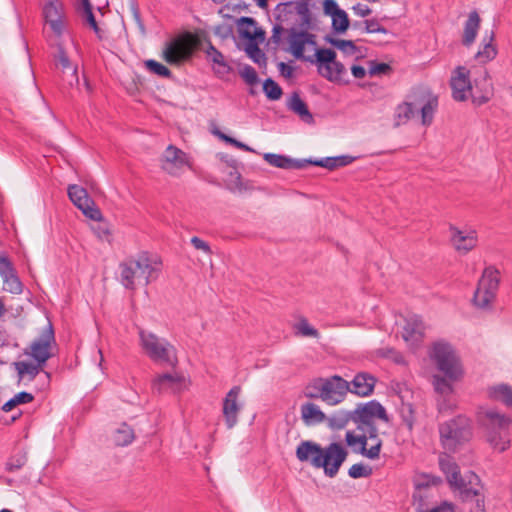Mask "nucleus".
<instances>
[{"mask_svg":"<svg viewBox=\"0 0 512 512\" xmlns=\"http://www.w3.org/2000/svg\"><path fill=\"white\" fill-rule=\"evenodd\" d=\"M439 468L445 475L451 490L459 493V498L463 503L471 505L470 512H486L483 486L475 472L468 471L462 475L459 465L448 454L439 456Z\"/></svg>","mask_w":512,"mask_h":512,"instance_id":"1","label":"nucleus"},{"mask_svg":"<svg viewBox=\"0 0 512 512\" xmlns=\"http://www.w3.org/2000/svg\"><path fill=\"white\" fill-rule=\"evenodd\" d=\"M296 458L300 462L309 463L314 468H322L324 474L334 478L348 457V450L339 442H332L326 447L311 441L303 440L296 448Z\"/></svg>","mask_w":512,"mask_h":512,"instance_id":"2","label":"nucleus"},{"mask_svg":"<svg viewBox=\"0 0 512 512\" xmlns=\"http://www.w3.org/2000/svg\"><path fill=\"white\" fill-rule=\"evenodd\" d=\"M431 358L437 365L438 370L444 373L445 377L434 375V390L441 395H449L453 388L450 381L458 380L462 375L459 359L452 346L443 341L433 344Z\"/></svg>","mask_w":512,"mask_h":512,"instance_id":"3","label":"nucleus"},{"mask_svg":"<svg viewBox=\"0 0 512 512\" xmlns=\"http://www.w3.org/2000/svg\"><path fill=\"white\" fill-rule=\"evenodd\" d=\"M162 262L146 251L139 253L137 258H129L119 264L120 283L128 290L136 289V280L144 281L147 286L156 280L161 271Z\"/></svg>","mask_w":512,"mask_h":512,"instance_id":"4","label":"nucleus"},{"mask_svg":"<svg viewBox=\"0 0 512 512\" xmlns=\"http://www.w3.org/2000/svg\"><path fill=\"white\" fill-rule=\"evenodd\" d=\"M349 390V383L339 375L329 378H317L308 384L304 395L310 399H322L329 405H337L344 401Z\"/></svg>","mask_w":512,"mask_h":512,"instance_id":"5","label":"nucleus"},{"mask_svg":"<svg viewBox=\"0 0 512 512\" xmlns=\"http://www.w3.org/2000/svg\"><path fill=\"white\" fill-rule=\"evenodd\" d=\"M479 422L485 428L487 441L494 449L504 452L510 447L511 441L508 435L510 418L489 409L479 414Z\"/></svg>","mask_w":512,"mask_h":512,"instance_id":"6","label":"nucleus"},{"mask_svg":"<svg viewBox=\"0 0 512 512\" xmlns=\"http://www.w3.org/2000/svg\"><path fill=\"white\" fill-rule=\"evenodd\" d=\"M140 346L146 355L155 363L175 368L178 364L176 350L166 339L156 334L139 329Z\"/></svg>","mask_w":512,"mask_h":512,"instance_id":"7","label":"nucleus"},{"mask_svg":"<svg viewBox=\"0 0 512 512\" xmlns=\"http://www.w3.org/2000/svg\"><path fill=\"white\" fill-rule=\"evenodd\" d=\"M439 433L442 446L448 450H455L458 445L470 439V421L467 417L458 415L440 424Z\"/></svg>","mask_w":512,"mask_h":512,"instance_id":"8","label":"nucleus"},{"mask_svg":"<svg viewBox=\"0 0 512 512\" xmlns=\"http://www.w3.org/2000/svg\"><path fill=\"white\" fill-rule=\"evenodd\" d=\"M500 281V271L494 265L485 267L474 292V304L483 309L490 307L496 298Z\"/></svg>","mask_w":512,"mask_h":512,"instance_id":"9","label":"nucleus"},{"mask_svg":"<svg viewBox=\"0 0 512 512\" xmlns=\"http://www.w3.org/2000/svg\"><path fill=\"white\" fill-rule=\"evenodd\" d=\"M191 39L192 34L187 32L166 42L163 59L170 65H179L190 60L194 53Z\"/></svg>","mask_w":512,"mask_h":512,"instance_id":"10","label":"nucleus"},{"mask_svg":"<svg viewBox=\"0 0 512 512\" xmlns=\"http://www.w3.org/2000/svg\"><path fill=\"white\" fill-rule=\"evenodd\" d=\"M353 422L357 424L359 430L364 427L376 425L374 419H380L384 422L389 421L388 414L384 406L377 400H371L367 403H359L352 411Z\"/></svg>","mask_w":512,"mask_h":512,"instance_id":"11","label":"nucleus"},{"mask_svg":"<svg viewBox=\"0 0 512 512\" xmlns=\"http://www.w3.org/2000/svg\"><path fill=\"white\" fill-rule=\"evenodd\" d=\"M160 162L162 170L174 177L180 176L184 167H191L188 154L172 144L166 148Z\"/></svg>","mask_w":512,"mask_h":512,"instance_id":"12","label":"nucleus"},{"mask_svg":"<svg viewBox=\"0 0 512 512\" xmlns=\"http://www.w3.org/2000/svg\"><path fill=\"white\" fill-rule=\"evenodd\" d=\"M67 192L72 203L79 208L86 217L91 220L101 219L102 212L89 197L86 189L79 185L72 184L68 186Z\"/></svg>","mask_w":512,"mask_h":512,"instance_id":"13","label":"nucleus"},{"mask_svg":"<svg viewBox=\"0 0 512 512\" xmlns=\"http://www.w3.org/2000/svg\"><path fill=\"white\" fill-rule=\"evenodd\" d=\"M52 343H55V335L52 324L50 323L48 327L42 331L40 337L31 343L30 352L26 351L25 353L29 354L37 363L45 365L52 357V353L50 352Z\"/></svg>","mask_w":512,"mask_h":512,"instance_id":"14","label":"nucleus"},{"mask_svg":"<svg viewBox=\"0 0 512 512\" xmlns=\"http://www.w3.org/2000/svg\"><path fill=\"white\" fill-rule=\"evenodd\" d=\"M452 97L455 101L462 102L467 99V94L471 92L472 82L470 81V71L464 66H457L450 79Z\"/></svg>","mask_w":512,"mask_h":512,"instance_id":"15","label":"nucleus"},{"mask_svg":"<svg viewBox=\"0 0 512 512\" xmlns=\"http://www.w3.org/2000/svg\"><path fill=\"white\" fill-rule=\"evenodd\" d=\"M56 68L60 69L63 76L62 81L69 87L79 84L78 68L73 64L61 44L57 45V53L54 55Z\"/></svg>","mask_w":512,"mask_h":512,"instance_id":"16","label":"nucleus"},{"mask_svg":"<svg viewBox=\"0 0 512 512\" xmlns=\"http://www.w3.org/2000/svg\"><path fill=\"white\" fill-rule=\"evenodd\" d=\"M240 393L241 387L233 386L223 399L222 413L228 429H232L238 422V413L241 410L238 403Z\"/></svg>","mask_w":512,"mask_h":512,"instance_id":"17","label":"nucleus"},{"mask_svg":"<svg viewBox=\"0 0 512 512\" xmlns=\"http://www.w3.org/2000/svg\"><path fill=\"white\" fill-rule=\"evenodd\" d=\"M345 443L348 447L352 448V451L357 454L374 460L379 458V442L377 444H371L370 448H367L368 437L366 434L356 435L353 431H347L345 434Z\"/></svg>","mask_w":512,"mask_h":512,"instance_id":"18","label":"nucleus"},{"mask_svg":"<svg viewBox=\"0 0 512 512\" xmlns=\"http://www.w3.org/2000/svg\"><path fill=\"white\" fill-rule=\"evenodd\" d=\"M470 95L472 102L477 106L487 103L493 97L494 87L487 70L483 71L481 77L474 79Z\"/></svg>","mask_w":512,"mask_h":512,"instance_id":"19","label":"nucleus"},{"mask_svg":"<svg viewBox=\"0 0 512 512\" xmlns=\"http://www.w3.org/2000/svg\"><path fill=\"white\" fill-rule=\"evenodd\" d=\"M451 233L450 241L456 251L462 254H467L469 251L474 249L477 245V233L475 230L468 232L458 229L454 225L449 226Z\"/></svg>","mask_w":512,"mask_h":512,"instance_id":"20","label":"nucleus"},{"mask_svg":"<svg viewBox=\"0 0 512 512\" xmlns=\"http://www.w3.org/2000/svg\"><path fill=\"white\" fill-rule=\"evenodd\" d=\"M348 383V392L360 397H367L373 393L377 378L370 373L359 372L354 376L353 380Z\"/></svg>","mask_w":512,"mask_h":512,"instance_id":"21","label":"nucleus"},{"mask_svg":"<svg viewBox=\"0 0 512 512\" xmlns=\"http://www.w3.org/2000/svg\"><path fill=\"white\" fill-rule=\"evenodd\" d=\"M45 22L49 24L52 31L60 36L63 33V8L57 1H49L43 8Z\"/></svg>","mask_w":512,"mask_h":512,"instance_id":"22","label":"nucleus"},{"mask_svg":"<svg viewBox=\"0 0 512 512\" xmlns=\"http://www.w3.org/2000/svg\"><path fill=\"white\" fill-rule=\"evenodd\" d=\"M336 57V52L330 48H319L315 52L314 63L318 66V73L329 81L335 80L332 73V63H334Z\"/></svg>","mask_w":512,"mask_h":512,"instance_id":"23","label":"nucleus"},{"mask_svg":"<svg viewBox=\"0 0 512 512\" xmlns=\"http://www.w3.org/2000/svg\"><path fill=\"white\" fill-rule=\"evenodd\" d=\"M239 37L246 42L258 40L264 41L265 31L257 26V21L252 17L243 16L237 21Z\"/></svg>","mask_w":512,"mask_h":512,"instance_id":"24","label":"nucleus"},{"mask_svg":"<svg viewBox=\"0 0 512 512\" xmlns=\"http://www.w3.org/2000/svg\"><path fill=\"white\" fill-rule=\"evenodd\" d=\"M424 324L418 315H411L406 318L403 327V339L412 344L418 343L424 336Z\"/></svg>","mask_w":512,"mask_h":512,"instance_id":"25","label":"nucleus"},{"mask_svg":"<svg viewBox=\"0 0 512 512\" xmlns=\"http://www.w3.org/2000/svg\"><path fill=\"white\" fill-rule=\"evenodd\" d=\"M480 22L478 12L476 10L471 11L465 21L463 30L462 44L465 47H470L474 43L480 28Z\"/></svg>","mask_w":512,"mask_h":512,"instance_id":"26","label":"nucleus"},{"mask_svg":"<svg viewBox=\"0 0 512 512\" xmlns=\"http://www.w3.org/2000/svg\"><path fill=\"white\" fill-rule=\"evenodd\" d=\"M287 107L290 111L299 116V118L306 124H313L314 117L310 112L307 103L300 97L298 92H293Z\"/></svg>","mask_w":512,"mask_h":512,"instance_id":"27","label":"nucleus"},{"mask_svg":"<svg viewBox=\"0 0 512 512\" xmlns=\"http://www.w3.org/2000/svg\"><path fill=\"white\" fill-rule=\"evenodd\" d=\"M208 59H210L216 67H214V73L218 77L229 74L232 70L231 66L225 61L222 52H220L212 43L208 41V46L205 51Z\"/></svg>","mask_w":512,"mask_h":512,"instance_id":"28","label":"nucleus"},{"mask_svg":"<svg viewBox=\"0 0 512 512\" xmlns=\"http://www.w3.org/2000/svg\"><path fill=\"white\" fill-rule=\"evenodd\" d=\"M183 378L177 373H163L152 380V390L162 393L168 389H174L180 385Z\"/></svg>","mask_w":512,"mask_h":512,"instance_id":"29","label":"nucleus"},{"mask_svg":"<svg viewBox=\"0 0 512 512\" xmlns=\"http://www.w3.org/2000/svg\"><path fill=\"white\" fill-rule=\"evenodd\" d=\"M301 419L305 425L312 426L322 423L326 415L316 404L306 402L301 405Z\"/></svg>","mask_w":512,"mask_h":512,"instance_id":"30","label":"nucleus"},{"mask_svg":"<svg viewBox=\"0 0 512 512\" xmlns=\"http://www.w3.org/2000/svg\"><path fill=\"white\" fill-rule=\"evenodd\" d=\"M290 52L296 59L314 63V56H305V42L295 28L289 29Z\"/></svg>","mask_w":512,"mask_h":512,"instance_id":"31","label":"nucleus"},{"mask_svg":"<svg viewBox=\"0 0 512 512\" xmlns=\"http://www.w3.org/2000/svg\"><path fill=\"white\" fill-rule=\"evenodd\" d=\"M494 32L491 31L489 34L486 32L483 37V47L475 54V59L481 63L486 64L495 59L497 56V48L493 44Z\"/></svg>","mask_w":512,"mask_h":512,"instance_id":"32","label":"nucleus"},{"mask_svg":"<svg viewBox=\"0 0 512 512\" xmlns=\"http://www.w3.org/2000/svg\"><path fill=\"white\" fill-rule=\"evenodd\" d=\"M488 396L492 400L501 401L512 407V387L508 384H499L488 389Z\"/></svg>","mask_w":512,"mask_h":512,"instance_id":"33","label":"nucleus"},{"mask_svg":"<svg viewBox=\"0 0 512 512\" xmlns=\"http://www.w3.org/2000/svg\"><path fill=\"white\" fill-rule=\"evenodd\" d=\"M15 369L21 380L24 375L29 377V380H34L35 377L43 370V366L40 363H32L27 361H18L14 363Z\"/></svg>","mask_w":512,"mask_h":512,"instance_id":"34","label":"nucleus"},{"mask_svg":"<svg viewBox=\"0 0 512 512\" xmlns=\"http://www.w3.org/2000/svg\"><path fill=\"white\" fill-rule=\"evenodd\" d=\"M135 439L134 430L127 424L122 423L116 430L113 436L115 445L124 447L133 442Z\"/></svg>","mask_w":512,"mask_h":512,"instance_id":"35","label":"nucleus"},{"mask_svg":"<svg viewBox=\"0 0 512 512\" xmlns=\"http://www.w3.org/2000/svg\"><path fill=\"white\" fill-rule=\"evenodd\" d=\"M425 494H413L414 503H417L416 512H451L453 510V504L448 501H443L440 505L433 507L430 510H424Z\"/></svg>","mask_w":512,"mask_h":512,"instance_id":"36","label":"nucleus"},{"mask_svg":"<svg viewBox=\"0 0 512 512\" xmlns=\"http://www.w3.org/2000/svg\"><path fill=\"white\" fill-rule=\"evenodd\" d=\"M417 112L407 101L397 105L395 110V126L406 124Z\"/></svg>","mask_w":512,"mask_h":512,"instance_id":"37","label":"nucleus"},{"mask_svg":"<svg viewBox=\"0 0 512 512\" xmlns=\"http://www.w3.org/2000/svg\"><path fill=\"white\" fill-rule=\"evenodd\" d=\"M438 106L437 96L428 97V101L421 106V122L424 126H429L433 121L434 112Z\"/></svg>","mask_w":512,"mask_h":512,"instance_id":"38","label":"nucleus"},{"mask_svg":"<svg viewBox=\"0 0 512 512\" xmlns=\"http://www.w3.org/2000/svg\"><path fill=\"white\" fill-rule=\"evenodd\" d=\"M442 478L432 474H421L415 481L414 486L417 492L416 494H422L423 490L428 489L431 486H438L442 484Z\"/></svg>","mask_w":512,"mask_h":512,"instance_id":"39","label":"nucleus"},{"mask_svg":"<svg viewBox=\"0 0 512 512\" xmlns=\"http://www.w3.org/2000/svg\"><path fill=\"white\" fill-rule=\"evenodd\" d=\"M433 96L434 95L428 89L417 88L408 96L409 101L407 102L411 104L412 108L415 109L416 112H419L423 103L428 101V97Z\"/></svg>","mask_w":512,"mask_h":512,"instance_id":"40","label":"nucleus"},{"mask_svg":"<svg viewBox=\"0 0 512 512\" xmlns=\"http://www.w3.org/2000/svg\"><path fill=\"white\" fill-rule=\"evenodd\" d=\"M263 41L253 40L246 43L245 52L248 57L256 64H266V56L259 48V44Z\"/></svg>","mask_w":512,"mask_h":512,"instance_id":"41","label":"nucleus"},{"mask_svg":"<svg viewBox=\"0 0 512 512\" xmlns=\"http://www.w3.org/2000/svg\"><path fill=\"white\" fill-rule=\"evenodd\" d=\"M34 400V395L32 393L21 391L17 393L14 397L5 402L1 409L4 412H9L13 408L21 404H28Z\"/></svg>","mask_w":512,"mask_h":512,"instance_id":"42","label":"nucleus"},{"mask_svg":"<svg viewBox=\"0 0 512 512\" xmlns=\"http://www.w3.org/2000/svg\"><path fill=\"white\" fill-rule=\"evenodd\" d=\"M350 421L353 422L352 411H341L328 418V425L332 429L341 430L345 428Z\"/></svg>","mask_w":512,"mask_h":512,"instance_id":"43","label":"nucleus"},{"mask_svg":"<svg viewBox=\"0 0 512 512\" xmlns=\"http://www.w3.org/2000/svg\"><path fill=\"white\" fill-rule=\"evenodd\" d=\"M263 92L268 100L277 101L283 95L281 86L272 78H267L263 82Z\"/></svg>","mask_w":512,"mask_h":512,"instance_id":"44","label":"nucleus"},{"mask_svg":"<svg viewBox=\"0 0 512 512\" xmlns=\"http://www.w3.org/2000/svg\"><path fill=\"white\" fill-rule=\"evenodd\" d=\"M325 41L346 54H355L358 51V47L352 40L337 39L328 35Z\"/></svg>","mask_w":512,"mask_h":512,"instance_id":"45","label":"nucleus"},{"mask_svg":"<svg viewBox=\"0 0 512 512\" xmlns=\"http://www.w3.org/2000/svg\"><path fill=\"white\" fill-rule=\"evenodd\" d=\"M331 18L332 29L336 34H343L348 30L350 26V20L348 14L344 10H341L337 14L331 16Z\"/></svg>","mask_w":512,"mask_h":512,"instance_id":"46","label":"nucleus"},{"mask_svg":"<svg viewBox=\"0 0 512 512\" xmlns=\"http://www.w3.org/2000/svg\"><path fill=\"white\" fill-rule=\"evenodd\" d=\"M4 282V289L12 294H21L23 292V284L18 277L16 270L2 278Z\"/></svg>","mask_w":512,"mask_h":512,"instance_id":"47","label":"nucleus"},{"mask_svg":"<svg viewBox=\"0 0 512 512\" xmlns=\"http://www.w3.org/2000/svg\"><path fill=\"white\" fill-rule=\"evenodd\" d=\"M144 65L148 71L151 73L162 77V78H171L172 72L169 68H167L162 63L154 60V59H148L144 62Z\"/></svg>","mask_w":512,"mask_h":512,"instance_id":"48","label":"nucleus"},{"mask_svg":"<svg viewBox=\"0 0 512 512\" xmlns=\"http://www.w3.org/2000/svg\"><path fill=\"white\" fill-rule=\"evenodd\" d=\"M310 0H298L294 1V6L292 7L293 12L295 11L298 15L301 16L302 25L309 26L311 22V13L309 9Z\"/></svg>","mask_w":512,"mask_h":512,"instance_id":"49","label":"nucleus"},{"mask_svg":"<svg viewBox=\"0 0 512 512\" xmlns=\"http://www.w3.org/2000/svg\"><path fill=\"white\" fill-rule=\"evenodd\" d=\"M294 6V1H287L285 3H279L275 8V19L278 24L283 22H287L290 19V16L293 14L292 7Z\"/></svg>","mask_w":512,"mask_h":512,"instance_id":"50","label":"nucleus"},{"mask_svg":"<svg viewBox=\"0 0 512 512\" xmlns=\"http://www.w3.org/2000/svg\"><path fill=\"white\" fill-rule=\"evenodd\" d=\"M376 354L378 357L390 359L395 364H398V365L406 364L403 354L394 348H391V347L380 348L377 350Z\"/></svg>","mask_w":512,"mask_h":512,"instance_id":"51","label":"nucleus"},{"mask_svg":"<svg viewBox=\"0 0 512 512\" xmlns=\"http://www.w3.org/2000/svg\"><path fill=\"white\" fill-rule=\"evenodd\" d=\"M27 462V455L23 451L11 456L6 463V471L15 472L25 466Z\"/></svg>","mask_w":512,"mask_h":512,"instance_id":"52","label":"nucleus"},{"mask_svg":"<svg viewBox=\"0 0 512 512\" xmlns=\"http://www.w3.org/2000/svg\"><path fill=\"white\" fill-rule=\"evenodd\" d=\"M211 132L213 135L217 136L220 140L224 141L227 144L233 145L236 148H239L244 151L253 152V149L250 148L248 145H246L245 143H243L241 141H238L237 139H235L233 137L226 135L221 130H219L217 127H215L213 130H211Z\"/></svg>","mask_w":512,"mask_h":512,"instance_id":"53","label":"nucleus"},{"mask_svg":"<svg viewBox=\"0 0 512 512\" xmlns=\"http://www.w3.org/2000/svg\"><path fill=\"white\" fill-rule=\"evenodd\" d=\"M264 160L273 167L288 169L290 157L274 153H265Z\"/></svg>","mask_w":512,"mask_h":512,"instance_id":"54","label":"nucleus"},{"mask_svg":"<svg viewBox=\"0 0 512 512\" xmlns=\"http://www.w3.org/2000/svg\"><path fill=\"white\" fill-rule=\"evenodd\" d=\"M369 68L368 73L370 76H381L388 75L392 72V67L384 62H377L376 60H370L368 62Z\"/></svg>","mask_w":512,"mask_h":512,"instance_id":"55","label":"nucleus"},{"mask_svg":"<svg viewBox=\"0 0 512 512\" xmlns=\"http://www.w3.org/2000/svg\"><path fill=\"white\" fill-rule=\"evenodd\" d=\"M96 221H97V224L92 227L94 233L100 240L107 241L110 243L112 240V238H111L112 234L109 229L108 223L103 221V216L101 217L100 220H96Z\"/></svg>","mask_w":512,"mask_h":512,"instance_id":"56","label":"nucleus"},{"mask_svg":"<svg viewBox=\"0 0 512 512\" xmlns=\"http://www.w3.org/2000/svg\"><path fill=\"white\" fill-rule=\"evenodd\" d=\"M372 474V468L362 463L353 464L349 470L348 475L353 479L369 477Z\"/></svg>","mask_w":512,"mask_h":512,"instance_id":"57","label":"nucleus"},{"mask_svg":"<svg viewBox=\"0 0 512 512\" xmlns=\"http://www.w3.org/2000/svg\"><path fill=\"white\" fill-rule=\"evenodd\" d=\"M239 74L248 85L253 86L259 82L256 70L248 64L244 65V67L239 71Z\"/></svg>","mask_w":512,"mask_h":512,"instance_id":"58","label":"nucleus"},{"mask_svg":"<svg viewBox=\"0 0 512 512\" xmlns=\"http://www.w3.org/2000/svg\"><path fill=\"white\" fill-rule=\"evenodd\" d=\"M297 333L301 334L305 337H314L317 338L319 336V332L316 328L312 327L307 319L302 318L296 325Z\"/></svg>","mask_w":512,"mask_h":512,"instance_id":"59","label":"nucleus"},{"mask_svg":"<svg viewBox=\"0 0 512 512\" xmlns=\"http://www.w3.org/2000/svg\"><path fill=\"white\" fill-rule=\"evenodd\" d=\"M363 24L365 25L364 31L369 34H372V33L388 34V32H389L388 29H386L385 27H383L382 25L379 24V21L376 18L366 19L363 22Z\"/></svg>","mask_w":512,"mask_h":512,"instance_id":"60","label":"nucleus"},{"mask_svg":"<svg viewBox=\"0 0 512 512\" xmlns=\"http://www.w3.org/2000/svg\"><path fill=\"white\" fill-rule=\"evenodd\" d=\"M16 269L8 256L0 254V276L6 278V275L14 272Z\"/></svg>","mask_w":512,"mask_h":512,"instance_id":"61","label":"nucleus"},{"mask_svg":"<svg viewBox=\"0 0 512 512\" xmlns=\"http://www.w3.org/2000/svg\"><path fill=\"white\" fill-rule=\"evenodd\" d=\"M365 428L367 431L366 437H368V440H370L372 442V444H377L378 442L380 443L379 444V453H380L381 449H382L383 441L379 437L377 425H371V426H367Z\"/></svg>","mask_w":512,"mask_h":512,"instance_id":"62","label":"nucleus"},{"mask_svg":"<svg viewBox=\"0 0 512 512\" xmlns=\"http://www.w3.org/2000/svg\"><path fill=\"white\" fill-rule=\"evenodd\" d=\"M342 9L339 7L335 0H324L323 1V12L327 16H333L340 12Z\"/></svg>","mask_w":512,"mask_h":512,"instance_id":"63","label":"nucleus"},{"mask_svg":"<svg viewBox=\"0 0 512 512\" xmlns=\"http://www.w3.org/2000/svg\"><path fill=\"white\" fill-rule=\"evenodd\" d=\"M191 244L193 247L197 250H201L206 254H211L212 250L208 242L204 241L203 239L194 236L191 238Z\"/></svg>","mask_w":512,"mask_h":512,"instance_id":"64","label":"nucleus"}]
</instances>
